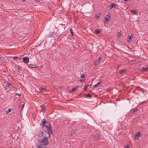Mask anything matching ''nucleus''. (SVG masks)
<instances>
[{
    "label": "nucleus",
    "mask_w": 148,
    "mask_h": 148,
    "mask_svg": "<svg viewBox=\"0 0 148 148\" xmlns=\"http://www.w3.org/2000/svg\"><path fill=\"white\" fill-rule=\"evenodd\" d=\"M40 125L42 126V127L45 126L46 127L47 129V132H52L51 130V126L49 123L46 122V120L45 119H43L41 121Z\"/></svg>",
    "instance_id": "f257e3e1"
},
{
    "label": "nucleus",
    "mask_w": 148,
    "mask_h": 148,
    "mask_svg": "<svg viewBox=\"0 0 148 148\" xmlns=\"http://www.w3.org/2000/svg\"><path fill=\"white\" fill-rule=\"evenodd\" d=\"M46 138H44L42 139L40 143L39 147L40 148H45V145H47L48 144V140Z\"/></svg>",
    "instance_id": "f03ea898"
},
{
    "label": "nucleus",
    "mask_w": 148,
    "mask_h": 148,
    "mask_svg": "<svg viewBox=\"0 0 148 148\" xmlns=\"http://www.w3.org/2000/svg\"><path fill=\"white\" fill-rule=\"evenodd\" d=\"M51 132H49L46 131L44 130H43L42 132V134L44 138H49L50 137V133Z\"/></svg>",
    "instance_id": "7ed1b4c3"
},
{
    "label": "nucleus",
    "mask_w": 148,
    "mask_h": 148,
    "mask_svg": "<svg viewBox=\"0 0 148 148\" xmlns=\"http://www.w3.org/2000/svg\"><path fill=\"white\" fill-rule=\"evenodd\" d=\"M102 60V58L101 57H99L97 58L95 61L94 64L95 65H98L100 62L101 60Z\"/></svg>",
    "instance_id": "20e7f679"
},
{
    "label": "nucleus",
    "mask_w": 148,
    "mask_h": 148,
    "mask_svg": "<svg viewBox=\"0 0 148 148\" xmlns=\"http://www.w3.org/2000/svg\"><path fill=\"white\" fill-rule=\"evenodd\" d=\"M140 133L138 132V133L136 134L134 138L135 140L138 139L140 137Z\"/></svg>",
    "instance_id": "39448f33"
},
{
    "label": "nucleus",
    "mask_w": 148,
    "mask_h": 148,
    "mask_svg": "<svg viewBox=\"0 0 148 148\" xmlns=\"http://www.w3.org/2000/svg\"><path fill=\"white\" fill-rule=\"evenodd\" d=\"M23 60L24 62L26 63H28L29 62V59L28 57H24Z\"/></svg>",
    "instance_id": "423d86ee"
},
{
    "label": "nucleus",
    "mask_w": 148,
    "mask_h": 148,
    "mask_svg": "<svg viewBox=\"0 0 148 148\" xmlns=\"http://www.w3.org/2000/svg\"><path fill=\"white\" fill-rule=\"evenodd\" d=\"M116 7V5L115 3H113L110 5V9H112L113 8H115Z\"/></svg>",
    "instance_id": "0eeeda50"
},
{
    "label": "nucleus",
    "mask_w": 148,
    "mask_h": 148,
    "mask_svg": "<svg viewBox=\"0 0 148 148\" xmlns=\"http://www.w3.org/2000/svg\"><path fill=\"white\" fill-rule=\"evenodd\" d=\"M110 15H106L105 17V19L106 21H109L110 20Z\"/></svg>",
    "instance_id": "6e6552de"
},
{
    "label": "nucleus",
    "mask_w": 148,
    "mask_h": 148,
    "mask_svg": "<svg viewBox=\"0 0 148 148\" xmlns=\"http://www.w3.org/2000/svg\"><path fill=\"white\" fill-rule=\"evenodd\" d=\"M148 70V66L145 67L141 69V71H146Z\"/></svg>",
    "instance_id": "1a4fd4ad"
},
{
    "label": "nucleus",
    "mask_w": 148,
    "mask_h": 148,
    "mask_svg": "<svg viewBox=\"0 0 148 148\" xmlns=\"http://www.w3.org/2000/svg\"><path fill=\"white\" fill-rule=\"evenodd\" d=\"M28 67L29 68H35L36 66L34 64H30L28 66Z\"/></svg>",
    "instance_id": "9d476101"
},
{
    "label": "nucleus",
    "mask_w": 148,
    "mask_h": 148,
    "mask_svg": "<svg viewBox=\"0 0 148 148\" xmlns=\"http://www.w3.org/2000/svg\"><path fill=\"white\" fill-rule=\"evenodd\" d=\"M101 16V14L100 13H99L97 14L95 16V18L97 20L99 18V17H100Z\"/></svg>",
    "instance_id": "9b49d317"
},
{
    "label": "nucleus",
    "mask_w": 148,
    "mask_h": 148,
    "mask_svg": "<svg viewBox=\"0 0 148 148\" xmlns=\"http://www.w3.org/2000/svg\"><path fill=\"white\" fill-rule=\"evenodd\" d=\"M126 71V70L125 69H122L119 71V73L120 74H122Z\"/></svg>",
    "instance_id": "f8f14e48"
},
{
    "label": "nucleus",
    "mask_w": 148,
    "mask_h": 148,
    "mask_svg": "<svg viewBox=\"0 0 148 148\" xmlns=\"http://www.w3.org/2000/svg\"><path fill=\"white\" fill-rule=\"evenodd\" d=\"M101 83V81H100L99 83L96 84H95V85H94V87H97L99 85H100Z\"/></svg>",
    "instance_id": "ddd939ff"
},
{
    "label": "nucleus",
    "mask_w": 148,
    "mask_h": 148,
    "mask_svg": "<svg viewBox=\"0 0 148 148\" xmlns=\"http://www.w3.org/2000/svg\"><path fill=\"white\" fill-rule=\"evenodd\" d=\"M95 33L96 34H98L100 32V30L99 29H96L95 31Z\"/></svg>",
    "instance_id": "4468645a"
},
{
    "label": "nucleus",
    "mask_w": 148,
    "mask_h": 148,
    "mask_svg": "<svg viewBox=\"0 0 148 148\" xmlns=\"http://www.w3.org/2000/svg\"><path fill=\"white\" fill-rule=\"evenodd\" d=\"M132 36H129L128 38V39L129 40H127V42H130L131 41V40H132Z\"/></svg>",
    "instance_id": "2eb2a0df"
},
{
    "label": "nucleus",
    "mask_w": 148,
    "mask_h": 148,
    "mask_svg": "<svg viewBox=\"0 0 148 148\" xmlns=\"http://www.w3.org/2000/svg\"><path fill=\"white\" fill-rule=\"evenodd\" d=\"M100 135H99V134H97L95 136V139H98V138H99L100 136Z\"/></svg>",
    "instance_id": "dca6fc26"
},
{
    "label": "nucleus",
    "mask_w": 148,
    "mask_h": 148,
    "mask_svg": "<svg viewBox=\"0 0 148 148\" xmlns=\"http://www.w3.org/2000/svg\"><path fill=\"white\" fill-rule=\"evenodd\" d=\"M11 111V108H9L8 110L5 111L6 112L7 114L8 113L10 112Z\"/></svg>",
    "instance_id": "f3484780"
},
{
    "label": "nucleus",
    "mask_w": 148,
    "mask_h": 148,
    "mask_svg": "<svg viewBox=\"0 0 148 148\" xmlns=\"http://www.w3.org/2000/svg\"><path fill=\"white\" fill-rule=\"evenodd\" d=\"M6 86L8 88H10L11 85L9 83H8L6 84Z\"/></svg>",
    "instance_id": "a211bd4d"
},
{
    "label": "nucleus",
    "mask_w": 148,
    "mask_h": 148,
    "mask_svg": "<svg viewBox=\"0 0 148 148\" xmlns=\"http://www.w3.org/2000/svg\"><path fill=\"white\" fill-rule=\"evenodd\" d=\"M25 105V103H23L22 104H21L20 105V106H19V107L20 108H21V109L23 108L24 107Z\"/></svg>",
    "instance_id": "6ab92c4d"
},
{
    "label": "nucleus",
    "mask_w": 148,
    "mask_h": 148,
    "mask_svg": "<svg viewBox=\"0 0 148 148\" xmlns=\"http://www.w3.org/2000/svg\"><path fill=\"white\" fill-rule=\"evenodd\" d=\"M86 98H90L91 97V96L90 94H88L86 96Z\"/></svg>",
    "instance_id": "aec40b11"
},
{
    "label": "nucleus",
    "mask_w": 148,
    "mask_h": 148,
    "mask_svg": "<svg viewBox=\"0 0 148 148\" xmlns=\"http://www.w3.org/2000/svg\"><path fill=\"white\" fill-rule=\"evenodd\" d=\"M131 12L133 13L134 14H136L137 13V11L136 10H132L131 11Z\"/></svg>",
    "instance_id": "412c9836"
},
{
    "label": "nucleus",
    "mask_w": 148,
    "mask_h": 148,
    "mask_svg": "<svg viewBox=\"0 0 148 148\" xmlns=\"http://www.w3.org/2000/svg\"><path fill=\"white\" fill-rule=\"evenodd\" d=\"M76 132V130L75 129L71 133V135H73Z\"/></svg>",
    "instance_id": "4be33fe9"
},
{
    "label": "nucleus",
    "mask_w": 148,
    "mask_h": 148,
    "mask_svg": "<svg viewBox=\"0 0 148 148\" xmlns=\"http://www.w3.org/2000/svg\"><path fill=\"white\" fill-rule=\"evenodd\" d=\"M40 107L41 108V109L43 110V109H44L45 108V107L43 105H41L40 106Z\"/></svg>",
    "instance_id": "5701e85b"
},
{
    "label": "nucleus",
    "mask_w": 148,
    "mask_h": 148,
    "mask_svg": "<svg viewBox=\"0 0 148 148\" xmlns=\"http://www.w3.org/2000/svg\"><path fill=\"white\" fill-rule=\"evenodd\" d=\"M87 85H85L84 86L83 88H84V90H86L87 89Z\"/></svg>",
    "instance_id": "b1692460"
},
{
    "label": "nucleus",
    "mask_w": 148,
    "mask_h": 148,
    "mask_svg": "<svg viewBox=\"0 0 148 148\" xmlns=\"http://www.w3.org/2000/svg\"><path fill=\"white\" fill-rule=\"evenodd\" d=\"M70 32H71V36H72L73 35V32L71 28L70 29Z\"/></svg>",
    "instance_id": "393cba45"
},
{
    "label": "nucleus",
    "mask_w": 148,
    "mask_h": 148,
    "mask_svg": "<svg viewBox=\"0 0 148 148\" xmlns=\"http://www.w3.org/2000/svg\"><path fill=\"white\" fill-rule=\"evenodd\" d=\"M85 76V75L84 74H82L80 76V77L81 78H84Z\"/></svg>",
    "instance_id": "a878e982"
},
{
    "label": "nucleus",
    "mask_w": 148,
    "mask_h": 148,
    "mask_svg": "<svg viewBox=\"0 0 148 148\" xmlns=\"http://www.w3.org/2000/svg\"><path fill=\"white\" fill-rule=\"evenodd\" d=\"M39 90H40V91H41L42 90H44V89L43 88H39Z\"/></svg>",
    "instance_id": "bb28decb"
},
{
    "label": "nucleus",
    "mask_w": 148,
    "mask_h": 148,
    "mask_svg": "<svg viewBox=\"0 0 148 148\" xmlns=\"http://www.w3.org/2000/svg\"><path fill=\"white\" fill-rule=\"evenodd\" d=\"M134 112L136 111L137 110V109L136 108H135L134 109Z\"/></svg>",
    "instance_id": "cd10ccee"
},
{
    "label": "nucleus",
    "mask_w": 148,
    "mask_h": 148,
    "mask_svg": "<svg viewBox=\"0 0 148 148\" xmlns=\"http://www.w3.org/2000/svg\"><path fill=\"white\" fill-rule=\"evenodd\" d=\"M125 148H129V146L128 145H126L125 147Z\"/></svg>",
    "instance_id": "c85d7f7f"
},
{
    "label": "nucleus",
    "mask_w": 148,
    "mask_h": 148,
    "mask_svg": "<svg viewBox=\"0 0 148 148\" xmlns=\"http://www.w3.org/2000/svg\"><path fill=\"white\" fill-rule=\"evenodd\" d=\"M80 81L81 82H82L84 81V80L83 79H81L80 80Z\"/></svg>",
    "instance_id": "c756f323"
},
{
    "label": "nucleus",
    "mask_w": 148,
    "mask_h": 148,
    "mask_svg": "<svg viewBox=\"0 0 148 148\" xmlns=\"http://www.w3.org/2000/svg\"><path fill=\"white\" fill-rule=\"evenodd\" d=\"M75 90H76V89L75 88L72 89V91Z\"/></svg>",
    "instance_id": "7c9ffc66"
},
{
    "label": "nucleus",
    "mask_w": 148,
    "mask_h": 148,
    "mask_svg": "<svg viewBox=\"0 0 148 148\" xmlns=\"http://www.w3.org/2000/svg\"><path fill=\"white\" fill-rule=\"evenodd\" d=\"M55 35V34L54 33H51V35H52V36H53V35Z\"/></svg>",
    "instance_id": "2f4dec72"
},
{
    "label": "nucleus",
    "mask_w": 148,
    "mask_h": 148,
    "mask_svg": "<svg viewBox=\"0 0 148 148\" xmlns=\"http://www.w3.org/2000/svg\"><path fill=\"white\" fill-rule=\"evenodd\" d=\"M124 1H129V0H123Z\"/></svg>",
    "instance_id": "473e14b6"
},
{
    "label": "nucleus",
    "mask_w": 148,
    "mask_h": 148,
    "mask_svg": "<svg viewBox=\"0 0 148 148\" xmlns=\"http://www.w3.org/2000/svg\"><path fill=\"white\" fill-rule=\"evenodd\" d=\"M25 0H22V1L23 2H24L25 1Z\"/></svg>",
    "instance_id": "72a5a7b5"
},
{
    "label": "nucleus",
    "mask_w": 148,
    "mask_h": 148,
    "mask_svg": "<svg viewBox=\"0 0 148 148\" xmlns=\"http://www.w3.org/2000/svg\"><path fill=\"white\" fill-rule=\"evenodd\" d=\"M17 94L18 95H20V94Z\"/></svg>",
    "instance_id": "f704fd0d"
},
{
    "label": "nucleus",
    "mask_w": 148,
    "mask_h": 148,
    "mask_svg": "<svg viewBox=\"0 0 148 148\" xmlns=\"http://www.w3.org/2000/svg\"><path fill=\"white\" fill-rule=\"evenodd\" d=\"M14 58H16V59H17V57H14Z\"/></svg>",
    "instance_id": "c9c22d12"
},
{
    "label": "nucleus",
    "mask_w": 148,
    "mask_h": 148,
    "mask_svg": "<svg viewBox=\"0 0 148 148\" xmlns=\"http://www.w3.org/2000/svg\"><path fill=\"white\" fill-rule=\"evenodd\" d=\"M132 62H135V61H133Z\"/></svg>",
    "instance_id": "e433bc0d"
},
{
    "label": "nucleus",
    "mask_w": 148,
    "mask_h": 148,
    "mask_svg": "<svg viewBox=\"0 0 148 148\" xmlns=\"http://www.w3.org/2000/svg\"><path fill=\"white\" fill-rule=\"evenodd\" d=\"M119 34H120V33L118 32V35H119Z\"/></svg>",
    "instance_id": "4c0bfd02"
},
{
    "label": "nucleus",
    "mask_w": 148,
    "mask_h": 148,
    "mask_svg": "<svg viewBox=\"0 0 148 148\" xmlns=\"http://www.w3.org/2000/svg\"><path fill=\"white\" fill-rule=\"evenodd\" d=\"M147 125H148V123H147Z\"/></svg>",
    "instance_id": "58836bf2"
}]
</instances>
